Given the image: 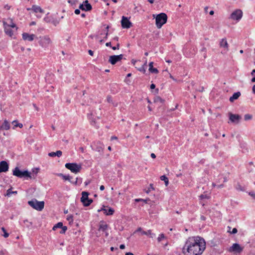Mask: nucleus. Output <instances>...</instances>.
Listing matches in <instances>:
<instances>
[{"label": "nucleus", "mask_w": 255, "mask_h": 255, "mask_svg": "<svg viewBox=\"0 0 255 255\" xmlns=\"http://www.w3.org/2000/svg\"><path fill=\"white\" fill-rule=\"evenodd\" d=\"M92 5L89 3L88 0H85L79 6L80 9L85 11L90 10L92 9Z\"/></svg>", "instance_id": "obj_14"}, {"label": "nucleus", "mask_w": 255, "mask_h": 255, "mask_svg": "<svg viewBox=\"0 0 255 255\" xmlns=\"http://www.w3.org/2000/svg\"><path fill=\"white\" fill-rule=\"evenodd\" d=\"M136 62V60H132L131 61V63L133 64V65H135V63Z\"/></svg>", "instance_id": "obj_60"}, {"label": "nucleus", "mask_w": 255, "mask_h": 255, "mask_svg": "<svg viewBox=\"0 0 255 255\" xmlns=\"http://www.w3.org/2000/svg\"><path fill=\"white\" fill-rule=\"evenodd\" d=\"M165 239V236L163 234H161L159 235L157 238V241L158 242H161L163 239Z\"/></svg>", "instance_id": "obj_30"}, {"label": "nucleus", "mask_w": 255, "mask_h": 255, "mask_svg": "<svg viewBox=\"0 0 255 255\" xmlns=\"http://www.w3.org/2000/svg\"><path fill=\"white\" fill-rule=\"evenodd\" d=\"M71 183L74 184L75 185L76 184H80L82 183V179H78V178H76V180L75 181H71Z\"/></svg>", "instance_id": "obj_31"}, {"label": "nucleus", "mask_w": 255, "mask_h": 255, "mask_svg": "<svg viewBox=\"0 0 255 255\" xmlns=\"http://www.w3.org/2000/svg\"><path fill=\"white\" fill-rule=\"evenodd\" d=\"M243 16V12L240 9L234 11L231 14L230 18L233 20L239 21Z\"/></svg>", "instance_id": "obj_9"}, {"label": "nucleus", "mask_w": 255, "mask_h": 255, "mask_svg": "<svg viewBox=\"0 0 255 255\" xmlns=\"http://www.w3.org/2000/svg\"><path fill=\"white\" fill-rule=\"evenodd\" d=\"M106 45L107 46H111V43L110 42H107V43H106Z\"/></svg>", "instance_id": "obj_57"}, {"label": "nucleus", "mask_w": 255, "mask_h": 255, "mask_svg": "<svg viewBox=\"0 0 255 255\" xmlns=\"http://www.w3.org/2000/svg\"><path fill=\"white\" fill-rule=\"evenodd\" d=\"M149 71L150 72L156 74V73H158V70L155 68H153V62H151L149 64Z\"/></svg>", "instance_id": "obj_22"}, {"label": "nucleus", "mask_w": 255, "mask_h": 255, "mask_svg": "<svg viewBox=\"0 0 255 255\" xmlns=\"http://www.w3.org/2000/svg\"><path fill=\"white\" fill-rule=\"evenodd\" d=\"M4 32L5 33L9 35V36H12L13 35V32L12 30L11 29L10 27H8V26H6L5 27H4Z\"/></svg>", "instance_id": "obj_24"}, {"label": "nucleus", "mask_w": 255, "mask_h": 255, "mask_svg": "<svg viewBox=\"0 0 255 255\" xmlns=\"http://www.w3.org/2000/svg\"><path fill=\"white\" fill-rule=\"evenodd\" d=\"M121 25L124 28H129L131 26L132 23L128 17L123 16L121 20Z\"/></svg>", "instance_id": "obj_11"}, {"label": "nucleus", "mask_w": 255, "mask_h": 255, "mask_svg": "<svg viewBox=\"0 0 255 255\" xmlns=\"http://www.w3.org/2000/svg\"><path fill=\"white\" fill-rule=\"evenodd\" d=\"M29 206L37 211H42L44 207V201H38L36 199H33L28 202Z\"/></svg>", "instance_id": "obj_4"}, {"label": "nucleus", "mask_w": 255, "mask_h": 255, "mask_svg": "<svg viewBox=\"0 0 255 255\" xmlns=\"http://www.w3.org/2000/svg\"><path fill=\"white\" fill-rule=\"evenodd\" d=\"M154 189L153 186V184H150V185H149V187L148 188L147 190H145V192L146 193H149L150 191L152 190H153Z\"/></svg>", "instance_id": "obj_32"}, {"label": "nucleus", "mask_w": 255, "mask_h": 255, "mask_svg": "<svg viewBox=\"0 0 255 255\" xmlns=\"http://www.w3.org/2000/svg\"><path fill=\"white\" fill-rule=\"evenodd\" d=\"M148 236L150 238H153L154 237H155V234H153V233H152L150 231V234H149V236Z\"/></svg>", "instance_id": "obj_44"}, {"label": "nucleus", "mask_w": 255, "mask_h": 255, "mask_svg": "<svg viewBox=\"0 0 255 255\" xmlns=\"http://www.w3.org/2000/svg\"><path fill=\"white\" fill-rule=\"evenodd\" d=\"M117 139V137H116V136H112L111 137V140Z\"/></svg>", "instance_id": "obj_61"}, {"label": "nucleus", "mask_w": 255, "mask_h": 255, "mask_svg": "<svg viewBox=\"0 0 255 255\" xmlns=\"http://www.w3.org/2000/svg\"><path fill=\"white\" fill-rule=\"evenodd\" d=\"M240 96L241 93L240 92H236L230 98L229 100L231 102H233L235 100L238 99Z\"/></svg>", "instance_id": "obj_21"}, {"label": "nucleus", "mask_w": 255, "mask_h": 255, "mask_svg": "<svg viewBox=\"0 0 255 255\" xmlns=\"http://www.w3.org/2000/svg\"><path fill=\"white\" fill-rule=\"evenodd\" d=\"M97 144H98V145L95 148V150L99 152H103V149L104 148V145L100 142H97Z\"/></svg>", "instance_id": "obj_25"}, {"label": "nucleus", "mask_w": 255, "mask_h": 255, "mask_svg": "<svg viewBox=\"0 0 255 255\" xmlns=\"http://www.w3.org/2000/svg\"><path fill=\"white\" fill-rule=\"evenodd\" d=\"M160 179L164 181L166 186L168 185V179L165 175H162L160 177Z\"/></svg>", "instance_id": "obj_28"}, {"label": "nucleus", "mask_w": 255, "mask_h": 255, "mask_svg": "<svg viewBox=\"0 0 255 255\" xmlns=\"http://www.w3.org/2000/svg\"><path fill=\"white\" fill-rule=\"evenodd\" d=\"M58 175L59 176L61 177L63 179H64L65 180H68V181H69L71 182V177L69 175H64V174H63L62 173L59 174Z\"/></svg>", "instance_id": "obj_27"}, {"label": "nucleus", "mask_w": 255, "mask_h": 255, "mask_svg": "<svg viewBox=\"0 0 255 255\" xmlns=\"http://www.w3.org/2000/svg\"><path fill=\"white\" fill-rule=\"evenodd\" d=\"M1 230L3 232V236L4 237V238H7L9 236V234L7 233L6 232V230L5 229V228L4 227H2L1 228Z\"/></svg>", "instance_id": "obj_33"}, {"label": "nucleus", "mask_w": 255, "mask_h": 255, "mask_svg": "<svg viewBox=\"0 0 255 255\" xmlns=\"http://www.w3.org/2000/svg\"><path fill=\"white\" fill-rule=\"evenodd\" d=\"M229 116L230 121L235 124H238L242 119L241 116L237 114H233L231 113H229Z\"/></svg>", "instance_id": "obj_12"}, {"label": "nucleus", "mask_w": 255, "mask_h": 255, "mask_svg": "<svg viewBox=\"0 0 255 255\" xmlns=\"http://www.w3.org/2000/svg\"><path fill=\"white\" fill-rule=\"evenodd\" d=\"M220 46L225 48L226 51L228 50L229 45L226 38H223L220 42Z\"/></svg>", "instance_id": "obj_17"}, {"label": "nucleus", "mask_w": 255, "mask_h": 255, "mask_svg": "<svg viewBox=\"0 0 255 255\" xmlns=\"http://www.w3.org/2000/svg\"><path fill=\"white\" fill-rule=\"evenodd\" d=\"M235 188L237 190H239V191H244V188L241 186V185L239 183H238L236 185Z\"/></svg>", "instance_id": "obj_34"}, {"label": "nucleus", "mask_w": 255, "mask_h": 255, "mask_svg": "<svg viewBox=\"0 0 255 255\" xmlns=\"http://www.w3.org/2000/svg\"><path fill=\"white\" fill-rule=\"evenodd\" d=\"M67 220L69 222L73 221V216L72 215H69L67 216Z\"/></svg>", "instance_id": "obj_40"}, {"label": "nucleus", "mask_w": 255, "mask_h": 255, "mask_svg": "<svg viewBox=\"0 0 255 255\" xmlns=\"http://www.w3.org/2000/svg\"><path fill=\"white\" fill-rule=\"evenodd\" d=\"M100 189L101 190V191H103L105 189V187L104 185H101L100 187Z\"/></svg>", "instance_id": "obj_54"}, {"label": "nucleus", "mask_w": 255, "mask_h": 255, "mask_svg": "<svg viewBox=\"0 0 255 255\" xmlns=\"http://www.w3.org/2000/svg\"><path fill=\"white\" fill-rule=\"evenodd\" d=\"M249 194L250 196H251L252 197L255 199V193L254 192H249Z\"/></svg>", "instance_id": "obj_43"}, {"label": "nucleus", "mask_w": 255, "mask_h": 255, "mask_svg": "<svg viewBox=\"0 0 255 255\" xmlns=\"http://www.w3.org/2000/svg\"><path fill=\"white\" fill-rule=\"evenodd\" d=\"M14 126L15 127H19L20 128H21L23 127V125H22V124H17V125H14Z\"/></svg>", "instance_id": "obj_48"}, {"label": "nucleus", "mask_w": 255, "mask_h": 255, "mask_svg": "<svg viewBox=\"0 0 255 255\" xmlns=\"http://www.w3.org/2000/svg\"><path fill=\"white\" fill-rule=\"evenodd\" d=\"M67 227L66 226H62V231L60 232V233H64L65 232V231L67 230Z\"/></svg>", "instance_id": "obj_39"}, {"label": "nucleus", "mask_w": 255, "mask_h": 255, "mask_svg": "<svg viewBox=\"0 0 255 255\" xmlns=\"http://www.w3.org/2000/svg\"><path fill=\"white\" fill-rule=\"evenodd\" d=\"M251 81L252 82H255V77H253Z\"/></svg>", "instance_id": "obj_64"}, {"label": "nucleus", "mask_w": 255, "mask_h": 255, "mask_svg": "<svg viewBox=\"0 0 255 255\" xmlns=\"http://www.w3.org/2000/svg\"><path fill=\"white\" fill-rule=\"evenodd\" d=\"M12 174L19 178H31V173L27 170L21 171L18 167H16L12 171Z\"/></svg>", "instance_id": "obj_2"}, {"label": "nucleus", "mask_w": 255, "mask_h": 255, "mask_svg": "<svg viewBox=\"0 0 255 255\" xmlns=\"http://www.w3.org/2000/svg\"><path fill=\"white\" fill-rule=\"evenodd\" d=\"M237 232H238L237 229L236 228H234L233 229L232 231L230 232L231 234H236L237 233Z\"/></svg>", "instance_id": "obj_41"}, {"label": "nucleus", "mask_w": 255, "mask_h": 255, "mask_svg": "<svg viewBox=\"0 0 255 255\" xmlns=\"http://www.w3.org/2000/svg\"><path fill=\"white\" fill-rule=\"evenodd\" d=\"M8 169L9 165L6 161L2 160L0 162V173L6 172Z\"/></svg>", "instance_id": "obj_13"}, {"label": "nucleus", "mask_w": 255, "mask_h": 255, "mask_svg": "<svg viewBox=\"0 0 255 255\" xmlns=\"http://www.w3.org/2000/svg\"><path fill=\"white\" fill-rule=\"evenodd\" d=\"M108 228V225L104 221H101L100 223L99 231L105 232Z\"/></svg>", "instance_id": "obj_19"}, {"label": "nucleus", "mask_w": 255, "mask_h": 255, "mask_svg": "<svg viewBox=\"0 0 255 255\" xmlns=\"http://www.w3.org/2000/svg\"><path fill=\"white\" fill-rule=\"evenodd\" d=\"M109 26H107L106 27L107 32H106V36H105V39H107V36H108V29H109Z\"/></svg>", "instance_id": "obj_46"}, {"label": "nucleus", "mask_w": 255, "mask_h": 255, "mask_svg": "<svg viewBox=\"0 0 255 255\" xmlns=\"http://www.w3.org/2000/svg\"><path fill=\"white\" fill-rule=\"evenodd\" d=\"M217 188H222L224 187V185L223 184H220V185H218L217 186Z\"/></svg>", "instance_id": "obj_51"}, {"label": "nucleus", "mask_w": 255, "mask_h": 255, "mask_svg": "<svg viewBox=\"0 0 255 255\" xmlns=\"http://www.w3.org/2000/svg\"><path fill=\"white\" fill-rule=\"evenodd\" d=\"M146 62L145 63V64L143 65H142L141 66V67H140V68L138 69V70L139 71H140V72H142L143 73H145V69L144 66L146 65Z\"/></svg>", "instance_id": "obj_36"}, {"label": "nucleus", "mask_w": 255, "mask_h": 255, "mask_svg": "<svg viewBox=\"0 0 255 255\" xmlns=\"http://www.w3.org/2000/svg\"><path fill=\"white\" fill-rule=\"evenodd\" d=\"M0 129L8 130L10 128V124L7 120H4V122L0 126Z\"/></svg>", "instance_id": "obj_20"}, {"label": "nucleus", "mask_w": 255, "mask_h": 255, "mask_svg": "<svg viewBox=\"0 0 255 255\" xmlns=\"http://www.w3.org/2000/svg\"><path fill=\"white\" fill-rule=\"evenodd\" d=\"M167 19V16L164 13L157 14L155 17V24L158 28H160L165 24Z\"/></svg>", "instance_id": "obj_3"}, {"label": "nucleus", "mask_w": 255, "mask_h": 255, "mask_svg": "<svg viewBox=\"0 0 255 255\" xmlns=\"http://www.w3.org/2000/svg\"><path fill=\"white\" fill-rule=\"evenodd\" d=\"M88 195L89 194L87 192L84 191L82 193L81 201L82 202L84 206H89L93 202L92 199H89Z\"/></svg>", "instance_id": "obj_7"}, {"label": "nucleus", "mask_w": 255, "mask_h": 255, "mask_svg": "<svg viewBox=\"0 0 255 255\" xmlns=\"http://www.w3.org/2000/svg\"><path fill=\"white\" fill-rule=\"evenodd\" d=\"M244 118H245V121H248V120L252 119V116L250 114H246L245 115Z\"/></svg>", "instance_id": "obj_35"}, {"label": "nucleus", "mask_w": 255, "mask_h": 255, "mask_svg": "<svg viewBox=\"0 0 255 255\" xmlns=\"http://www.w3.org/2000/svg\"><path fill=\"white\" fill-rule=\"evenodd\" d=\"M103 211H104V213L107 215H113L114 212V209L111 208H109L108 209H104Z\"/></svg>", "instance_id": "obj_26"}, {"label": "nucleus", "mask_w": 255, "mask_h": 255, "mask_svg": "<svg viewBox=\"0 0 255 255\" xmlns=\"http://www.w3.org/2000/svg\"><path fill=\"white\" fill-rule=\"evenodd\" d=\"M201 199L208 198V196L206 195L202 194L200 196Z\"/></svg>", "instance_id": "obj_45"}, {"label": "nucleus", "mask_w": 255, "mask_h": 255, "mask_svg": "<svg viewBox=\"0 0 255 255\" xmlns=\"http://www.w3.org/2000/svg\"><path fill=\"white\" fill-rule=\"evenodd\" d=\"M255 73V69H254V70L252 71V72H251V75H254Z\"/></svg>", "instance_id": "obj_62"}, {"label": "nucleus", "mask_w": 255, "mask_h": 255, "mask_svg": "<svg viewBox=\"0 0 255 255\" xmlns=\"http://www.w3.org/2000/svg\"><path fill=\"white\" fill-rule=\"evenodd\" d=\"M206 249L205 240L199 236L189 237L182 249L184 255H200Z\"/></svg>", "instance_id": "obj_1"}, {"label": "nucleus", "mask_w": 255, "mask_h": 255, "mask_svg": "<svg viewBox=\"0 0 255 255\" xmlns=\"http://www.w3.org/2000/svg\"><path fill=\"white\" fill-rule=\"evenodd\" d=\"M22 38L24 40H27L28 41H32L34 40V39L36 37V36L35 34H29L28 33H23L22 34Z\"/></svg>", "instance_id": "obj_15"}, {"label": "nucleus", "mask_w": 255, "mask_h": 255, "mask_svg": "<svg viewBox=\"0 0 255 255\" xmlns=\"http://www.w3.org/2000/svg\"><path fill=\"white\" fill-rule=\"evenodd\" d=\"M31 10H33L35 13H44V10L43 9H42L39 6L36 5H33L31 7Z\"/></svg>", "instance_id": "obj_18"}, {"label": "nucleus", "mask_w": 255, "mask_h": 255, "mask_svg": "<svg viewBox=\"0 0 255 255\" xmlns=\"http://www.w3.org/2000/svg\"><path fill=\"white\" fill-rule=\"evenodd\" d=\"M125 255H134L132 253L128 252Z\"/></svg>", "instance_id": "obj_58"}, {"label": "nucleus", "mask_w": 255, "mask_h": 255, "mask_svg": "<svg viewBox=\"0 0 255 255\" xmlns=\"http://www.w3.org/2000/svg\"><path fill=\"white\" fill-rule=\"evenodd\" d=\"M52 43L50 38L47 35L39 37V44L43 48H48Z\"/></svg>", "instance_id": "obj_5"}, {"label": "nucleus", "mask_w": 255, "mask_h": 255, "mask_svg": "<svg viewBox=\"0 0 255 255\" xmlns=\"http://www.w3.org/2000/svg\"><path fill=\"white\" fill-rule=\"evenodd\" d=\"M63 224L61 222H59L54 225L52 228L53 230L55 231L57 228H62Z\"/></svg>", "instance_id": "obj_29"}, {"label": "nucleus", "mask_w": 255, "mask_h": 255, "mask_svg": "<svg viewBox=\"0 0 255 255\" xmlns=\"http://www.w3.org/2000/svg\"><path fill=\"white\" fill-rule=\"evenodd\" d=\"M253 92L255 94V85L253 86L252 88Z\"/></svg>", "instance_id": "obj_56"}, {"label": "nucleus", "mask_w": 255, "mask_h": 255, "mask_svg": "<svg viewBox=\"0 0 255 255\" xmlns=\"http://www.w3.org/2000/svg\"><path fill=\"white\" fill-rule=\"evenodd\" d=\"M119 47H120V44L118 43V44H117L116 46H114V47H112V48L114 50H115L116 49H119Z\"/></svg>", "instance_id": "obj_42"}, {"label": "nucleus", "mask_w": 255, "mask_h": 255, "mask_svg": "<svg viewBox=\"0 0 255 255\" xmlns=\"http://www.w3.org/2000/svg\"><path fill=\"white\" fill-rule=\"evenodd\" d=\"M214 11H213V10L210 11L209 12L210 15H213L214 14Z\"/></svg>", "instance_id": "obj_63"}, {"label": "nucleus", "mask_w": 255, "mask_h": 255, "mask_svg": "<svg viewBox=\"0 0 255 255\" xmlns=\"http://www.w3.org/2000/svg\"><path fill=\"white\" fill-rule=\"evenodd\" d=\"M107 101H108V103H111V102L112 101V98H111V97H110V96H108V97H107Z\"/></svg>", "instance_id": "obj_47"}, {"label": "nucleus", "mask_w": 255, "mask_h": 255, "mask_svg": "<svg viewBox=\"0 0 255 255\" xmlns=\"http://www.w3.org/2000/svg\"><path fill=\"white\" fill-rule=\"evenodd\" d=\"M151 157L152 158H155L156 157V155L154 153H151Z\"/></svg>", "instance_id": "obj_55"}, {"label": "nucleus", "mask_w": 255, "mask_h": 255, "mask_svg": "<svg viewBox=\"0 0 255 255\" xmlns=\"http://www.w3.org/2000/svg\"><path fill=\"white\" fill-rule=\"evenodd\" d=\"M62 152L61 150H57L56 152H51L48 153V155L50 157L58 156L60 157L62 155Z\"/></svg>", "instance_id": "obj_23"}, {"label": "nucleus", "mask_w": 255, "mask_h": 255, "mask_svg": "<svg viewBox=\"0 0 255 255\" xmlns=\"http://www.w3.org/2000/svg\"><path fill=\"white\" fill-rule=\"evenodd\" d=\"M65 166L66 168L75 173L79 172L82 168L80 164L76 163H67Z\"/></svg>", "instance_id": "obj_6"}, {"label": "nucleus", "mask_w": 255, "mask_h": 255, "mask_svg": "<svg viewBox=\"0 0 255 255\" xmlns=\"http://www.w3.org/2000/svg\"><path fill=\"white\" fill-rule=\"evenodd\" d=\"M141 230H142V229H141V228H138L137 229V230L136 231V232H140L141 233V232H142V231H141Z\"/></svg>", "instance_id": "obj_59"}, {"label": "nucleus", "mask_w": 255, "mask_h": 255, "mask_svg": "<svg viewBox=\"0 0 255 255\" xmlns=\"http://www.w3.org/2000/svg\"><path fill=\"white\" fill-rule=\"evenodd\" d=\"M123 58V55L110 56L109 62L112 65H115L117 62L120 61Z\"/></svg>", "instance_id": "obj_10"}, {"label": "nucleus", "mask_w": 255, "mask_h": 255, "mask_svg": "<svg viewBox=\"0 0 255 255\" xmlns=\"http://www.w3.org/2000/svg\"><path fill=\"white\" fill-rule=\"evenodd\" d=\"M120 248L121 249H122V250L124 249L125 248V246L124 245H123V244L121 245L120 246Z\"/></svg>", "instance_id": "obj_52"}, {"label": "nucleus", "mask_w": 255, "mask_h": 255, "mask_svg": "<svg viewBox=\"0 0 255 255\" xmlns=\"http://www.w3.org/2000/svg\"><path fill=\"white\" fill-rule=\"evenodd\" d=\"M3 24L4 27L8 26V27L12 28L16 27V25L13 22L11 18H8L6 21H3ZM16 29H17V28H16Z\"/></svg>", "instance_id": "obj_16"}, {"label": "nucleus", "mask_w": 255, "mask_h": 255, "mask_svg": "<svg viewBox=\"0 0 255 255\" xmlns=\"http://www.w3.org/2000/svg\"><path fill=\"white\" fill-rule=\"evenodd\" d=\"M243 249L244 247H241L239 244L235 243L228 249V251L234 254H240Z\"/></svg>", "instance_id": "obj_8"}, {"label": "nucleus", "mask_w": 255, "mask_h": 255, "mask_svg": "<svg viewBox=\"0 0 255 255\" xmlns=\"http://www.w3.org/2000/svg\"><path fill=\"white\" fill-rule=\"evenodd\" d=\"M155 87V85L154 84H152L151 85H150V88L151 89H154Z\"/></svg>", "instance_id": "obj_53"}, {"label": "nucleus", "mask_w": 255, "mask_h": 255, "mask_svg": "<svg viewBox=\"0 0 255 255\" xmlns=\"http://www.w3.org/2000/svg\"><path fill=\"white\" fill-rule=\"evenodd\" d=\"M17 192L16 191H14V192H12L11 191V189H9L7 190V196H9L10 195H11L12 193H16Z\"/></svg>", "instance_id": "obj_37"}, {"label": "nucleus", "mask_w": 255, "mask_h": 255, "mask_svg": "<svg viewBox=\"0 0 255 255\" xmlns=\"http://www.w3.org/2000/svg\"><path fill=\"white\" fill-rule=\"evenodd\" d=\"M80 13V10L79 9H76L75 10V13L76 14H79Z\"/></svg>", "instance_id": "obj_49"}, {"label": "nucleus", "mask_w": 255, "mask_h": 255, "mask_svg": "<svg viewBox=\"0 0 255 255\" xmlns=\"http://www.w3.org/2000/svg\"><path fill=\"white\" fill-rule=\"evenodd\" d=\"M88 53L89 54L91 55V56H93V54H94V52L92 50H89L88 51Z\"/></svg>", "instance_id": "obj_50"}, {"label": "nucleus", "mask_w": 255, "mask_h": 255, "mask_svg": "<svg viewBox=\"0 0 255 255\" xmlns=\"http://www.w3.org/2000/svg\"><path fill=\"white\" fill-rule=\"evenodd\" d=\"M149 234H150V230H148L147 231H142L141 234L142 235H145L147 236H149Z\"/></svg>", "instance_id": "obj_38"}]
</instances>
